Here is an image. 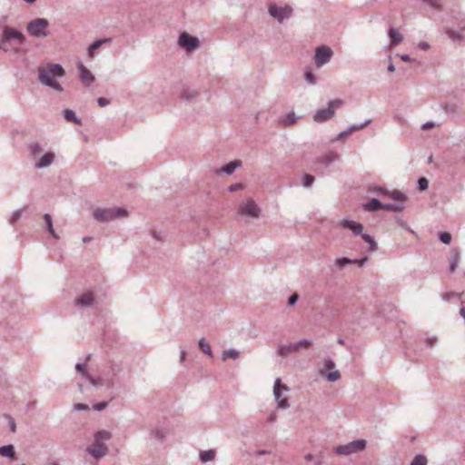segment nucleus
Returning <instances> with one entry per match:
<instances>
[{"mask_svg": "<svg viewBox=\"0 0 465 465\" xmlns=\"http://www.w3.org/2000/svg\"><path fill=\"white\" fill-rule=\"evenodd\" d=\"M39 82L59 93L64 91L62 85L55 80L56 77H62L65 74V71L59 64H47L45 66L38 67Z\"/></svg>", "mask_w": 465, "mask_h": 465, "instance_id": "obj_1", "label": "nucleus"}, {"mask_svg": "<svg viewBox=\"0 0 465 465\" xmlns=\"http://www.w3.org/2000/svg\"><path fill=\"white\" fill-rule=\"evenodd\" d=\"M127 212L124 208H97L94 212V217L98 222H109L117 218L125 217Z\"/></svg>", "mask_w": 465, "mask_h": 465, "instance_id": "obj_2", "label": "nucleus"}, {"mask_svg": "<svg viewBox=\"0 0 465 465\" xmlns=\"http://www.w3.org/2000/svg\"><path fill=\"white\" fill-rule=\"evenodd\" d=\"M312 341L303 339L296 342H290L288 344H280L276 348V352L282 358H286L292 353H296L301 350H307L312 345Z\"/></svg>", "mask_w": 465, "mask_h": 465, "instance_id": "obj_3", "label": "nucleus"}, {"mask_svg": "<svg viewBox=\"0 0 465 465\" xmlns=\"http://www.w3.org/2000/svg\"><path fill=\"white\" fill-rule=\"evenodd\" d=\"M11 41L18 45L25 43V37L22 32L9 26H5L3 29L2 38L0 42V50L7 52L9 48L6 46Z\"/></svg>", "mask_w": 465, "mask_h": 465, "instance_id": "obj_4", "label": "nucleus"}, {"mask_svg": "<svg viewBox=\"0 0 465 465\" xmlns=\"http://www.w3.org/2000/svg\"><path fill=\"white\" fill-rule=\"evenodd\" d=\"M49 21L45 18H35L27 23L26 30L28 34L34 37H46L49 33L47 27Z\"/></svg>", "mask_w": 465, "mask_h": 465, "instance_id": "obj_5", "label": "nucleus"}, {"mask_svg": "<svg viewBox=\"0 0 465 465\" xmlns=\"http://www.w3.org/2000/svg\"><path fill=\"white\" fill-rule=\"evenodd\" d=\"M343 104V101L341 99H334L331 100L328 103L327 109H318L313 114V121L316 123H323L329 119H331L334 115V111L337 108H340Z\"/></svg>", "mask_w": 465, "mask_h": 465, "instance_id": "obj_6", "label": "nucleus"}, {"mask_svg": "<svg viewBox=\"0 0 465 465\" xmlns=\"http://www.w3.org/2000/svg\"><path fill=\"white\" fill-rule=\"evenodd\" d=\"M367 441L365 440H355L345 445H339L334 449L338 455L348 456L352 453L360 452L365 450Z\"/></svg>", "mask_w": 465, "mask_h": 465, "instance_id": "obj_7", "label": "nucleus"}, {"mask_svg": "<svg viewBox=\"0 0 465 465\" xmlns=\"http://www.w3.org/2000/svg\"><path fill=\"white\" fill-rule=\"evenodd\" d=\"M287 391H289V388L282 383L280 378H277L273 386V396L276 401L277 408L285 410L290 407L288 399L283 396V393Z\"/></svg>", "mask_w": 465, "mask_h": 465, "instance_id": "obj_8", "label": "nucleus"}, {"mask_svg": "<svg viewBox=\"0 0 465 465\" xmlns=\"http://www.w3.org/2000/svg\"><path fill=\"white\" fill-rule=\"evenodd\" d=\"M268 12L271 16L275 18L279 23H282L284 19L292 16V8L290 5L278 6L275 4H272L269 6Z\"/></svg>", "mask_w": 465, "mask_h": 465, "instance_id": "obj_9", "label": "nucleus"}, {"mask_svg": "<svg viewBox=\"0 0 465 465\" xmlns=\"http://www.w3.org/2000/svg\"><path fill=\"white\" fill-rule=\"evenodd\" d=\"M333 54L332 50L326 45H321L316 48L314 54V63L318 68L323 66L331 60Z\"/></svg>", "mask_w": 465, "mask_h": 465, "instance_id": "obj_10", "label": "nucleus"}, {"mask_svg": "<svg viewBox=\"0 0 465 465\" xmlns=\"http://www.w3.org/2000/svg\"><path fill=\"white\" fill-rule=\"evenodd\" d=\"M178 43L186 52H191L200 46V41L197 37L183 32L180 35Z\"/></svg>", "mask_w": 465, "mask_h": 465, "instance_id": "obj_11", "label": "nucleus"}, {"mask_svg": "<svg viewBox=\"0 0 465 465\" xmlns=\"http://www.w3.org/2000/svg\"><path fill=\"white\" fill-rule=\"evenodd\" d=\"M238 213L250 216L252 218H259L261 214V209L253 200L250 199L239 207Z\"/></svg>", "mask_w": 465, "mask_h": 465, "instance_id": "obj_12", "label": "nucleus"}, {"mask_svg": "<svg viewBox=\"0 0 465 465\" xmlns=\"http://www.w3.org/2000/svg\"><path fill=\"white\" fill-rule=\"evenodd\" d=\"M86 451L98 460L107 455L108 447L104 443L94 442L93 445L86 448Z\"/></svg>", "mask_w": 465, "mask_h": 465, "instance_id": "obj_13", "label": "nucleus"}, {"mask_svg": "<svg viewBox=\"0 0 465 465\" xmlns=\"http://www.w3.org/2000/svg\"><path fill=\"white\" fill-rule=\"evenodd\" d=\"M55 159V154L53 152H46L44 155L39 156L35 162V169H43L50 166Z\"/></svg>", "mask_w": 465, "mask_h": 465, "instance_id": "obj_14", "label": "nucleus"}, {"mask_svg": "<svg viewBox=\"0 0 465 465\" xmlns=\"http://www.w3.org/2000/svg\"><path fill=\"white\" fill-rule=\"evenodd\" d=\"M340 226L351 230L354 235H361L363 231L362 224L348 219L341 220L340 223Z\"/></svg>", "mask_w": 465, "mask_h": 465, "instance_id": "obj_15", "label": "nucleus"}, {"mask_svg": "<svg viewBox=\"0 0 465 465\" xmlns=\"http://www.w3.org/2000/svg\"><path fill=\"white\" fill-rule=\"evenodd\" d=\"M94 299L92 292H84L75 300L74 304L82 308L90 307L94 303Z\"/></svg>", "mask_w": 465, "mask_h": 465, "instance_id": "obj_16", "label": "nucleus"}, {"mask_svg": "<svg viewBox=\"0 0 465 465\" xmlns=\"http://www.w3.org/2000/svg\"><path fill=\"white\" fill-rule=\"evenodd\" d=\"M240 166H242V161L240 160H234V161H232L228 163H226L225 165H223L222 168L220 169H217L215 171V173H226V174H232L235 170L237 168H239Z\"/></svg>", "mask_w": 465, "mask_h": 465, "instance_id": "obj_17", "label": "nucleus"}, {"mask_svg": "<svg viewBox=\"0 0 465 465\" xmlns=\"http://www.w3.org/2000/svg\"><path fill=\"white\" fill-rule=\"evenodd\" d=\"M81 80L87 85L94 81V74L81 63H78Z\"/></svg>", "mask_w": 465, "mask_h": 465, "instance_id": "obj_18", "label": "nucleus"}, {"mask_svg": "<svg viewBox=\"0 0 465 465\" xmlns=\"http://www.w3.org/2000/svg\"><path fill=\"white\" fill-rule=\"evenodd\" d=\"M340 158V155L335 152H329L326 154L318 158V162L325 166L330 165L333 162L337 161Z\"/></svg>", "mask_w": 465, "mask_h": 465, "instance_id": "obj_19", "label": "nucleus"}, {"mask_svg": "<svg viewBox=\"0 0 465 465\" xmlns=\"http://www.w3.org/2000/svg\"><path fill=\"white\" fill-rule=\"evenodd\" d=\"M108 42H111V38H104V39H100V40H97V41H94L92 45H89L88 47V50H87V54H88V56L93 58L95 54H96V51L104 44V43H108Z\"/></svg>", "mask_w": 465, "mask_h": 465, "instance_id": "obj_20", "label": "nucleus"}, {"mask_svg": "<svg viewBox=\"0 0 465 465\" xmlns=\"http://www.w3.org/2000/svg\"><path fill=\"white\" fill-rule=\"evenodd\" d=\"M389 35L391 39V45L395 46L402 42L403 36L396 28L389 29Z\"/></svg>", "mask_w": 465, "mask_h": 465, "instance_id": "obj_21", "label": "nucleus"}, {"mask_svg": "<svg viewBox=\"0 0 465 465\" xmlns=\"http://www.w3.org/2000/svg\"><path fill=\"white\" fill-rule=\"evenodd\" d=\"M460 262V252L457 249H452L450 251V270L453 272Z\"/></svg>", "mask_w": 465, "mask_h": 465, "instance_id": "obj_22", "label": "nucleus"}, {"mask_svg": "<svg viewBox=\"0 0 465 465\" xmlns=\"http://www.w3.org/2000/svg\"><path fill=\"white\" fill-rule=\"evenodd\" d=\"M381 193L384 195H389L392 200L400 202L399 203H402L406 200V196L399 192V191H393L392 193H389L387 190L381 189Z\"/></svg>", "mask_w": 465, "mask_h": 465, "instance_id": "obj_23", "label": "nucleus"}, {"mask_svg": "<svg viewBox=\"0 0 465 465\" xmlns=\"http://www.w3.org/2000/svg\"><path fill=\"white\" fill-rule=\"evenodd\" d=\"M28 149L30 157L35 160H36L39 157L40 153L43 152V148L41 144L38 143H31L28 145Z\"/></svg>", "mask_w": 465, "mask_h": 465, "instance_id": "obj_24", "label": "nucleus"}, {"mask_svg": "<svg viewBox=\"0 0 465 465\" xmlns=\"http://www.w3.org/2000/svg\"><path fill=\"white\" fill-rule=\"evenodd\" d=\"M111 438L112 433L105 430H99L94 435V442L97 443H104V441L109 440Z\"/></svg>", "mask_w": 465, "mask_h": 465, "instance_id": "obj_25", "label": "nucleus"}, {"mask_svg": "<svg viewBox=\"0 0 465 465\" xmlns=\"http://www.w3.org/2000/svg\"><path fill=\"white\" fill-rule=\"evenodd\" d=\"M0 455L9 459H14L15 456V447L12 444L1 446Z\"/></svg>", "mask_w": 465, "mask_h": 465, "instance_id": "obj_26", "label": "nucleus"}, {"mask_svg": "<svg viewBox=\"0 0 465 465\" xmlns=\"http://www.w3.org/2000/svg\"><path fill=\"white\" fill-rule=\"evenodd\" d=\"M63 116L67 122L74 123L76 124H81V119L78 118L75 113L71 109H66L63 111Z\"/></svg>", "mask_w": 465, "mask_h": 465, "instance_id": "obj_27", "label": "nucleus"}, {"mask_svg": "<svg viewBox=\"0 0 465 465\" xmlns=\"http://www.w3.org/2000/svg\"><path fill=\"white\" fill-rule=\"evenodd\" d=\"M364 209L369 212L381 210L382 209V203L380 200L373 198L364 205Z\"/></svg>", "mask_w": 465, "mask_h": 465, "instance_id": "obj_28", "label": "nucleus"}, {"mask_svg": "<svg viewBox=\"0 0 465 465\" xmlns=\"http://www.w3.org/2000/svg\"><path fill=\"white\" fill-rule=\"evenodd\" d=\"M215 450H202L200 452V460L202 462H208L213 460L215 458Z\"/></svg>", "mask_w": 465, "mask_h": 465, "instance_id": "obj_29", "label": "nucleus"}, {"mask_svg": "<svg viewBox=\"0 0 465 465\" xmlns=\"http://www.w3.org/2000/svg\"><path fill=\"white\" fill-rule=\"evenodd\" d=\"M240 356V352L235 349H228L223 351L222 360L226 361L227 359L236 360Z\"/></svg>", "mask_w": 465, "mask_h": 465, "instance_id": "obj_30", "label": "nucleus"}, {"mask_svg": "<svg viewBox=\"0 0 465 465\" xmlns=\"http://www.w3.org/2000/svg\"><path fill=\"white\" fill-rule=\"evenodd\" d=\"M198 344H199V348L201 349V351L203 353H205L206 355H208L211 358L213 357L211 346H210L209 342H207L204 338L200 339Z\"/></svg>", "mask_w": 465, "mask_h": 465, "instance_id": "obj_31", "label": "nucleus"}, {"mask_svg": "<svg viewBox=\"0 0 465 465\" xmlns=\"http://www.w3.org/2000/svg\"><path fill=\"white\" fill-rule=\"evenodd\" d=\"M44 220L45 222V224H46V229L47 231L51 233V235L54 238V239H58L59 236L57 235V233L54 232V227H53V222H52V217L49 213H45L44 215Z\"/></svg>", "mask_w": 465, "mask_h": 465, "instance_id": "obj_32", "label": "nucleus"}, {"mask_svg": "<svg viewBox=\"0 0 465 465\" xmlns=\"http://www.w3.org/2000/svg\"><path fill=\"white\" fill-rule=\"evenodd\" d=\"M355 262H356V260L349 259L346 257L337 258L334 261V264L340 268L349 265V264H354Z\"/></svg>", "mask_w": 465, "mask_h": 465, "instance_id": "obj_33", "label": "nucleus"}, {"mask_svg": "<svg viewBox=\"0 0 465 465\" xmlns=\"http://www.w3.org/2000/svg\"><path fill=\"white\" fill-rule=\"evenodd\" d=\"M403 209L402 203H382V210L387 211H401Z\"/></svg>", "mask_w": 465, "mask_h": 465, "instance_id": "obj_34", "label": "nucleus"}, {"mask_svg": "<svg viewBox=\"0 0 465 465\" xmlns=\"http://www.w3.org/2000/svg\"><path fill=\"white\" fill-rule=\"evenodd\" d=\"M25 210V208H22V209H19V210H16L15 211L10 219H9V223L14 225L22 216V213Z\"/></svg>", "mask_w": 465, "mask_h": 465, "instance_id": "obj_35", "label": "nucleus"}, {"mask_svg": "<svg viewBox=\"0 0 465 465\" xmlns=\"http://www.w3.org/2000/svg\"><path fill=\"white\" fill-rule=\"evenodd\" d=\"M461 293L450 292L442 295V299L445 302H451L453 299L460 300Z\"/></svg>", "mask_w": 465, "mask_h": 465, "instance_id": "obj_36", "label": "nucleus"}, {"mask_svg": "<svg viewBox=\"0 0 465 465\" xmlns=\"http://www.w3.org/2000/svg\"><path fill=\"white\" fill-rule=\"evenodd\" d=\"M361 237L362 239L368 242L370 244V248L371 251H375L377 249V242H375V240L373 239V237H371V235L369 234H363L361 233Z\"/></svg>", "mask_w": 465, "mask_h": 465, "instance_id": "obj_37", "label": "nucleus"}, {"mask_svg": "<svg viewBox=\"0 0 465 465\" xmlns=\"http://www.w3.org/2000/svg\"><path fill=\"white\" fill-rule=\"evenodd\" d=\"M410 465H427V459L424 455L418 454L414 457Z\"/></svg>", "mask_w": 465, "mask_h": 465, "instance_id": "obj_38", "label": "nucleus"}, {"mask_svg": "<svg viewBox=\"0 0 465 465\" xmlns=\"http://www.w3.org/2000/svg\"><path fill=\"white\" fill-rule=\"evenodd\" d=\"M371 124V120L368 119L366 120L364 123L362 124H352L351 126H349V132H351V134H352L353 132L355 131H358V130H361V129H363L364 127H366L368 124Z\"/></svg>", "mask_w": 465, "mask_h": 465, "instance_id": "obj_39", "label": "nucleus"}, {"mask_svg": "<svg viewBox=\"0 0 465 465\" xmlns=\"http://www.w3.org/2000/svg\"><path fill=\"white\" fill-rule=\"evenodd\" d=\"M297 118L294 113H289L283 119L284 125H291L296 122Z\"/></svg>", "mask_w": 465, "mask_h": 465, "instance_id": "obj_40", "label": "nucleus"}, {"mask_svg": "<svg viewBox=\"0 0 465 465\" xmlns=\"http://www.w3.org/2000/svg\"><path fill=\"white\" fill-rule=\"evenodd\" d=\"M327 380L331 382H334L340 380L341 374L339 371H333L329 372L326 376Z\"/></svg>", "mask_w": 465, "mask_h": 465, "instance_id": "obj_41", "label": "nucleus"}, {"mask_svg": "<svg viewBox=\"0 0 465 465\" xmlns=\"http://www.w3.org/2000/svg\"><path fill=\"white\" fill-rule=\"evenodd\" d=\"M314 182V176L311 175V174H308L306 173L304 176H303V180H302V185L304 187H310Z\"/></svg>", "mask_w": 465, "mask_h": 465, "instance_id": "obj_42", "label": "nucleus"}, {"mask_svg": "<svg viewBox=\"0 0 465 465\" xmlns=\"http://www.w3.org/2000/svg\"><path fill=\"white\" fill-rule=\"evenodd\" d=\"M86 362L85 363H76L75 369L81 373V375L85 378L88 377V372L85 370Z\"/></svg>", "mask_w": 465, "mask_h": 465, "instance_id": "obj_43", "label": "nucleus"}, {"mask_svg": "<svg viewBox=\"0 0 465 465\" xmlns=\"http://www.w3.org/2000/svg\"><path fill=\"white\" fill-rule=\"evenodd\" d=\"M418 186L420 191H425L429 187V181L426 178L421 177L418 180Z\"/></svg>", "mask_w": 465, "mask_h": 465, "instance_id": "obj_44", "label": "nucleus"}, {"mask_svg": "<svg viewBox=\"0 0 465 465\" xmlns=\"http://www.w3.org/2000/svg\"><path fill=\"white\" fill-rule=\"evenodd\" d=\"M440 240L446 244H449L451 241L450 233L444 232L440 234Z\"/></svg>", "mask_w": 465, "mask_h": 465, "instance_id": "obj_45", "label": "nucleus"}, {"mask_svg": "<svg viewBox=\"0 0 465 465\" xmlns=\"http://www.w3.org/2000/svg\"><path fill=\"white\" fill-rule=\"evenodd\" d=\"M304 77L307 83L311 84H316V77L312 72H306Z\"/></svg>", "mask_w": 465, "mask_h": 465, "instance_id": "obj_46", "label": "nucleus"}, {"mask_svg": "<svg viewBox=\"0 0 465 465\" xmlns=\"http://www.w3.org/2000/svg\"><path fill=\"white\" fill-rule=\"evenodd\" d=\"M5 418L8 420L9 428L12 432H15L16 425L15 420L10 415H5Z\"/></svg>", "mask_w": 465, "mask_h": 465, "instance_id": "obj_47", "label": "nucleus"}, {"mask_svg": "<svg viewBox=\"0 0 465 465\" xmlns=\"http://www.w3.org/2000/svg\"><path fill=\"white\" fill-rule=\"evenodd\" d=\"M425 3H427L430 6L440 10L441 8V5L438 0H423Z\"/></svg>", "mask_w": 465, "mask_h": 465, "instance_id": "obj_48", "label": "nucleus"}, {"mask_svg": "<svg viewBox=\"0 0 465 465\" xmlns=\"http://www.w3.org/2000/svg\"><path fill=\"white\" fill-rule=\"evenodd\" d=\"M108 405L107 402L105 401H103V402H98V403H95L93 408L94 411H101L103 410H104L106 408V406Z\"/></svg>", "mask_w": 465, "mask_h": 465, "instance_id": "obj_49", "label": "nucleus"}, {"mask_svg": "<svg viewBox=\"0 0 465 465\" xmlns=\"http://www.w3.org/2000/svg\"><path fill=\"white\" fill-rule=\"evenodd\" d=\"M323 366L325 370H332L335 367V363L332 360L328 359L324 361Z\"/></svg>", "mask_w": 465, "mask_h": 465, "instance_id": "obj_50", "label": "nucleus"}, {"mask_svg": "<svg viewBox=\"0 0 465 465\" xmlns=\"http://www.w3.org/2000/svg\"><path fill=\"white\" fill-rule=\"evenodd\" d=\"M243 188V184L241 183H236L229 186L228 190L229 192H236L238 190H241Z\"/></svg>", "mask_w": 465, "mask_h": 465, "instance_id": "obj_51", "label": "nucleus"}, {"mask_svg": "<svg viewBox=\"0 0 465 465\" xmlns=\"http://www.w3.org/2000/svg\"><path fill=\"white\" fill-rule=\"evenodd\" d=\"M74 408L75 411H88L89 407L86 404L84 403H76L74 405Z\"/></svg>", "mask_w": 465, "mask_h": 465, "instance_id": "obj_52", "label": "nucleus"}, {"mask_svg": "<svg viewBox=\"0 0 465 465\" xmlns=\"http://www.w3.org/2000/svg\"><path fill=\"white\" fill-rule=\"evenodd\" d=\"M298 299H299V295H298L297 293H293V294H292V295L289 297V299H288V304H289L290 306L294 305V304L297 302Z\"/></svg>", "mask_w": 465, "mask_h": 465, "instance_id": "obj_53", "label": "nucleus"}, {"mask_svg": "<svg viewBox=\"0 0 465 465\" xmlns=\"http://www.w3.org/2000/svg\"><path fill=\"white\" fill-rule=\"evenodd\" d=\"M435 126H436V124H435L434 122H426L425 124H423L421 125V129L422 130H430V129H431V128H433Z\"/></svg>", "mask_w": 465, "mask_h": 465, "instance_id": "obj_54", "label": "nucleus"}, {"mask_svg": "<svg viewBox=\"0 0 465 465\" xmlns=\"http://www.w3.org/2000/svg\"><path fill=\"white\" fill-rule=\"evenodd\" d=\"M351 134V132H349V128H347L346 130L341 132L335 140H339V139H343L344 137L348 136Z\"/></svg>", "mask_w": 465, "mask_h": 465, "instance_id": "obj_55", "label": "nucleus"}, {"mask_svg": "<svg viewBox=\"0 0 465 465\" xmlns=\"http://www.w3.org/2000/svg\"><path fill=\"white\" fill-rule=\"evenodd\" d=\"M197 93L194 92V91H189V92H185L183 96L185 99L187 100H190V99H193L196 96Z\"/></svg>", "mask_w": 465, "mask_h": 465, "instance_id": "obj_56", "label": "nucleus"}, {"mask_svg": "<svg viewBox=\"0 0 465 465\" xmlns=\"http://www.w3.org/2000/svg\"><path fill=\"white\" fill-rule=\"evenodd\" d=\"M97 103L100 106H106L109 104V100L104 97H100L98 98Z\"/></svg>", "mask_w": 465, "mask_h": 465, "instance_id": "obj_57", "label": "nucleus"}, {"mask_svg": "<svg viewBox=\"0 0 465 465\" xmlns=\"http://www.w3.org/2000/svg\"><path fill=\"white\" fill-rule=\"evenodd\" d=\"M355 260H356V262L354 264H358L360 267H362L368 261V257H363L360 260H358V259H355Z\"/></svg>", "mask_w": 465, "mask_h": 465, "instance_id": "obj_58", "label": "nucleus"}, {"mask_svg": "<svg viewBox=\"0 0 465 465\" xmlns=\"http://www.w3.org/2000/svg\"><path fill=\"white\" fill-rule=\"evenodd\" d=\"M418 47L421 50H427L430 47V45L426 42H420L419 43Z\"/></svg>", "mask_w": 465, "mask_h": 465, "instance_id": "obj_59", "label": "nucleus"}, {"mask_svg": "<svg viewBox=\"0 0 465 465\" xmlns=\"http://www.w3.org/2000/svg\"><path fill=\"white\" fill-rule=\"evenodd\" d=\"M85 379L94 386H96L98 383L97 381L94 378H93L92 376H90L89 374H88V377H85Z\"/></svg>", "mask_w": 465, "mask_h": 465, "instance_id": "obj_60", "label": "nucleus"}, {"mask_svg": "<svg viewBox=\"0 0 465 465\" xmlns=\"http://www.w3.org/2000/svg\"><path fill=\"white\" fill-rule=\"evenodd\" d=\"M276 419H277V415L272 412V413L269 414L267 420L269 422H274L276 420Z\"/></svg>", "mask_w": 465, "mask_h": 465, "instance_id": "obj_61", "label": "nucleus"}, {"mask_svg": "<svg viewBox=\"0 0 465 465\" xmlns=\"http://www.w3.org/2000/svg\"><path fill=\"white\" fill-rule=\"evenodd\" d=\"M401 59L404 62H411V58L409 54H401Z\"/></svg>", "mask_w": 465, "mask_h": 465, "instance_id": "obj_62", "label": "nucleus"}, {"mask_svg": "<svg viewBox=\"0 0 465 465\" xmlns=\"http://www.w3.org/2000/svg\"><path fill=\"white\" fill-rule=\"evenodd\" d=\"M186 357V351L184 350H182L180 352V361L183 362L185 361Z\"/></svg>", "mask_w": 465, "mask_h": 465, "instance_id": "obj_63", "label": "nucleus"}, {"mask_svg": "<svg viewBox=\"0 0 465 465\" xmlns=\"http://www.w3.org/2000/svg\"><path fill=\"white\" fill-rule=\"evenodd\" d=\"M388 71H389V72H391V73H393V72L395 71V66H394V64H391H391L388 65Z\"/></svg>", "mask_w": 465, "mask_h": 465, "instance_id": "obj_64", "label": "nucleus"}]
</instances>
